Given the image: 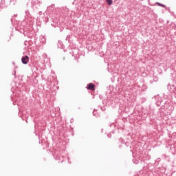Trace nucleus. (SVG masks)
Segmentation results:
<instances>
[{
	"mask_svg": "<svg viewBox=\"0 0 176 176\" xmlns=\"http://www.w3.org/2000/svg\"><path fill=\"white\" fill-rule=\"evenodd\" d=\"M175 94H176V87H175Z\"/></svg>",
	"mask_w": 176,
	"mask_h": 176,
	"instance_id": "1a4fd4ad",
	"label": "nucleus"
},
{
	"mask_svg": "<svg viewBox=\"0 0 176 176\" xmlns=\"http://www.w3.org/2000/svg\"><path fill=\"white\" fill-rule=\"evenodd\" d=\"M87 90H92L93 91L96 90V85H94V84L93 83H89L87 85Z\"/></svg>",
	"mask_w": 176,
	"mask_h": 176,
	"instance_id": "f03ea898",
	"label": "nucleus"
},
{
	"mask_svg": "<svg viewBox=\"0 0 176 176\" xmlns=\"http://www.w3.org/2000/svg\"><path fill=\"white\" fill-rule=\"evenodd\" d=\"M106 2H107L108 5L109 6H111V5H112L113 1L112 0H106Z\"/></svg>",
	"mask_w": 176,
	"mask_h": 176,
	"instance_id": "7ed1b4c3",
	"label": "nucleus"
},
{
	"mask_svg": "<svg viewBox=\"0 0 176 176\" xmlns=\"http://www.w3.org/2000/svg\"><path fill=\"white\" fill-rule=\"evenodd\" d=\"M1 5L2 6L5 5V1L1 0Z\"/></svg>",
	"mask_w": 176,
	"mask_h": 176,
	"instance_id": "423d86ee",
	"label": "nucleus"
},
{
	"mask_svg": "<svg viewBox=\"0 0 176 176\" xmlns=\"http://www.w3.org/2000/svg\"><path fill=\"white\" fill-rule=\"evenodd\" d=\"M157 5H159V6H162V8H166V6L164 4H162L160 3H157Z\"/></svg>",
	"mask_w": 176,
	"mask_h": 176,
	"instance_id": "20e7f679",
	"label": "nucleus"
},
{
	"mask_svg": "<svg viewBox=\"0 0 176 176\" xmlns=\"http://www.w3.org/2000/svg\"><path fill=\"white\" fill-rule=\"evenodd\" d=\"M22 64H28V61H30V58L28 56H25L21 58Z\"/></svg>",
	"mask_w": 176,
	"mask_h": 176,
	"instance_id": "f257e3e1",
	"label": "nucleus"
},
{
	"mask_svg": "<svg viewBox=\"0 0 176 176\" xmlns=\"http://www.w3.org/2000/svg\"><path fill=\"white\" fill-rule=\"evenodd\" d=\"M168 86H170V85H168Z\"/></svg>",
	"mask_w": 176,
	"mask_h": 176,
	"instance_id": "9d476101",
	"label": "nucleus"
},
{
	"mask_svg": "<svg viewBox=\"0 0 176 176\" xmlns=\"http://www.w3.org/2000/svg\"><path fill=\"white\" fill-rule=\"evenodd\" d=\"M32 2H34V3H36V2L38 1V0H32Z\"/></svg>",
	"mask_w": 176,
	"mask_h": 176,
	"instance_id": "0eeeda50",
	"label": "nucleus"
},
{
	"mask_svg": "<svg viewBox=\"0 0 176 176\" xmlns=\"http://www.w3.org/2000/svg\"><path fill=\"white\" fill-rule=\"evenodd\" d=\"M3 8V6L0 5V10Z\"/></svg>",
	"mask_w": 176,
	"mask_h": 176,
	"instance_id": "6e6552de",
	"label": "nucleus"
},
{
	"mask_svg": "<svg viewBox=\"0 0 176 176\" xmlns=\"http://www.w3.org/2000/svg\"><path fill=\"white\" fill-rule=\"evenodd\" d=\"M159 78H157V76H154V80L155 82H157Z\"/></svg>",
	"mask_w": 176,
	"mask_h": 176,
	"instance_id": "39448f33",
	"label": "nucleus"
}]
</instances>
